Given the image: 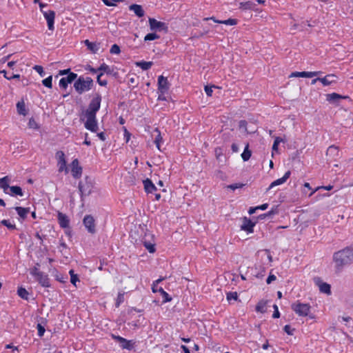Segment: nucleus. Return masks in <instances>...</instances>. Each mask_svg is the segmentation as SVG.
<instances>
[{
    "mask_svg": "<svg viewBox=\"0 0 353 353\" xmlns=\"http://www.w3.org/2000/svg\"><path fill=\"white\" fill-rule=\"evenodd\" d=\"M129 9L130 10L133 11L138 17H143L145 14V11L140 5L132 4L129 6Z\"/></svg>",
    "mask_w": 353,
    "mask_h": 353,
    "instance_id": "22",
    "label": "nucleus"
},
{
    "mask_svg": "<svg viewBox=\"0 0 353 353\" xmlns=\"http://www.w3.org/2000/svg\"><path fill=\"white\" fill-rule=\"evenodd\" d=\"M69 273L70 274V282L73 285H76V283L79 281L77 275L74 274V271L72 270H71Z\"/></svg>",
    "mask_w": 353,
    "mask_h": 353,
    "instance_id": "44",
    "label": "nucleus"
},
{
    "mask_svg": "<svg viewBox=\"0 0 353 353\" xmlns=\"http://www.w3.org/2000/svg\"><path fill=\"white\" fill-rule=\"evenodd\" d=\"M214 86H208V85H205V92L206 93V94L209 97L212 96V88Z\"/></svg>",
    "mask_w": 353,
    "mask_h": 353,
    "instance_id": "55",
    "label": "nucleus"
},
{
    "mask_svg": "<svg viewBox=\"0 0 353 353\" xmlns=\"http://www.w3.org/2000/svg\"><path fill=\"white\" fill-rule=\"evenodd\" d=\"M87 48L93 53H97L100 48V44L95 42H90L89 40L84 41Z\"/></svg>",
    "mask_w": 353,
    "mask_h": 353,
    "instance_id": "27",
    "label": "nucleus"
},
{
    "mask_svg": "<svg viewBox=\"0 0 353 353\" xmlns=\"http://www.w3.org/2000/svg\"><path fill=\"white\" fill-rule=\"evenodd\" d=\"M52 76H49L48 77L46 78L45 79H43L42 81V83L46 87L51 88L52 86Z\"/></svg>",
    "mask_w": 353,
    "mask_h": 353,
    "instance_id": "40",
    "label": "nucleus"
},
{
    "mask_svg": "<svg viewBox=\"0 0 353 353\" xmlns=\"http://www.w3.org/2000/svg\"><path fill=\"white\" fill-rule=\"evenodd\" d=\"M159 288H158V285H155V283L153 282L152 285V292H158V289Z\"/></svg>",
    "mask_w": 353,
    "mask_h": 353,
    "instance_id": "62",
    "label": "nucleus"
},
{
    "mask_svg": "<svg viewBox=\"0 0 353 353\" xmlns=\"http://www.w3.org/2000/svg\"><path fill=\"white\" fill-rule=\"evenodd\" d=\"M10 181V179L9 176H6L3 178H0V188L1 189H3V192L6 194L8 193V190L11 187L9 185Z\"/></svg>",
    "mask_w": 353,
    "mask_h": 353,
    "instance_id": "26",
    "label": "nucleus"
},
{
    "mask_svg": "<svg viewBox=\"0 0 353 353\" xmlns=\"http://www.w3.org/2000/svg\"><path fill=\"white\" fill-rule=\"evenodd\" d=\"M145 247L150 253H152L155 251L154 245L151 243H145Z\"/></svg>",
    "mask_w": 353,
    "mask_h": 353,
    "instance_id": "51",
    "label": "nucleus"
},
{
    "mask_svg": "<svg viewBox=\"0 0 353 353\" xmlns=\"http://www.w3.org/2000/svg\"><path fill=\"white\" fill-rule=\"evenodd\" d=\"M159 38V36L157 34L152 32V33H149V34H146L144 37V41H153L155 39H158Z\"/></svg>",
    "mask_w": 353,
    "mask_h": 353,
    "instance_id": "37",
    "label": "nucleus"
},
{
    "mask_svg": "<svg viewBox=\"0 0 353 353\" xmlns=\"http://www.w3.org/2000/svg\"><path fill=\"white\" fill-rule=\"evenodd\" d=\"M98 70H99V72H105L107 74H111L112 71L110 68V67L105 64V63H102L99 68H98Z\"/></svg>",
    "mask_w": 353,
    "mask_h": 353,
    "instance_id": "36",
    "label": "nucleus"
},
{
    "mask_svg": "<svg viewBox=\"0 0 353 353\" xmlns=\"http://www.w3.org/2000/svg\"><path fill=\"white\" fill-rule=\"evenodd\" d=\"M56 158L57 159V165L59 167V172H61L65 171V173L68 172V168L66 166V160L65 154L63 151H58L56 153Z\"/></svg>",
    "mask_w": 353,
    "mask_h": 353,
    "instance_id": "7",
    "label": "nucleus"
},
{
    "mask_svg": "<svg viewBox=\"0 0 353 353\" xmlns=\"http://www.w3.org/2000/svg\"><path fill=\"white\" fill-rule=\"evenodd\" d=\"M15 210L19 216L22 219H25L29 213V208H28L16 207Z\"/></svg>",
    "mask_w": 353,
    "mask_h": 353,
    "instance_id": "31",
    "label": "nucleus"
},
{
    "mask_svg": "<svg viewBox=\"0 0 353 353\" xmlns=\"http://www.w3.org/2000/svg\"><path fill=\"white\" fill-rule=\"evenodd\" d=\"M268 208V203H264V204H262L261 205L256 206V208L258 210H265Z\"/></svg>",
    "mask_w": 353,
    "mask_h": 353,
    "instance_id": "60",
    "label": "nucleus"
},
{
    "mask_svg": "<svg viewBox=\"0 0 353 353\" xmlns=\"http://www.w3.org/2000/svg\"><path fill=\"white\" fill-rule=\"evenodd\" d=\"M41 12L43 13L45 19L47 21L48 29L50 30H54V18H55V12L51 10H49L48 11L41 10Z\"/></svg>",
    "mask_w": 353,
    "mask_h": 353,
    "instance_id": "9",
    "label": "nucleus"
},
{
    "mask_svg": "<svg viewBox=\"0 0 353 353\" xmlns=\"http://www.w3.org/2000/svg\"><path fill=\"white\" fill-rule=\"evenodd\" d=\"M276 276H274V274H270V275L268 277V279H267V280H266V283H267L268 284H270L273 281H275V280H276Z\"/></svg>",
    "mask_w": 353,
    "mask_h": 353,
    "instance_id": "57",
    "label": "nucleus"
},
{
    "mask_svg": "<svg viewBox=\"0 0 353 353\" xmlns=\"http://www.w3.org/2000/svg\"><path fill=\"white\" fill-rule=\"evenodd\" d=\"M294 329H292L290 325H285L284 327V331L289 335H292L293 334V332H294Z\"/></svg>",
    "mask_w": 353,
    "mask_h": 353,
    "instance_id": "54",
    "label": "nucleus"
},
{
    "mask_svg": "<svg viewBox=\"0 0 353 353\" xmlns=\"http://www.w3.org/2000/svg\"><path fill=\"white\" fill-rule=\"evenodd\" d=\"M112 338L120 343V345L123 349H126V350L132 349V345L130 341H128L127 339H125L120 336L112 335Z\"/></svg>",
    "mask_w": 353,
    "mask_h": 353,
    "instance_id": "15",
    "label": "nucleus"
},
{
    "mask_svg": "<svg viewBox=\"0 0 353 353\" xmlns=\"http://www.w3.org/2000/svg\"><path fill=\"white\" fill-rule=\"evenodd\" d=\"M79 190L81 194V199H83V196H88L92 191V185L88 181H80L79 183Z\"/></svg>",
    "mask_w": 353,
    "mask_h": 353,
    "instance_id": "10",
    "label": "nucleus"
},
{
    "mask_svg": "<svg viewBox=\"0 0 353 353\" xmlns=\"http://www.w3.org/2000/svg\"><path fill=\"white\" fill-rule=\"evenodd\" d=\"M103 76V72H100L97 75V82L100 85L105 86L107 85V81L105 79H102L101 77Z\"/></svg>",
    "mask_w": 353,
    "mask_h": 353,
    "instance_id": "46",
    "label": "nucleus"
},
{
    "mask_svg": "<svg viewBox=\"0 0 353 353\" xmlns=\"http://www.w3.org/2000/svg\"><path fill=\"white\" fill-rule=\"evenodd\" d=\"M71 173L73 177L79 178L82 174V168L79 165V161L75 159L71 163Z\"/></svg>",
    "mask_w": 353,
    "mask_h": 353,
    "instance_id": "13",
    "label": "nucleus"
},
{
    "mask_svg": "<svg viewBox=\"0 0 353 353\" xmlns=\"http://www.w3.org/2000/svg\"><path fill=\"white\" fill-rule=\"evenodd\" d=\"M208 20H212L214 22L220 23V24H225L228 26H234L236 24V20L232 19H228L227 20H217L214 17H205L203 19V21H208Z\"/></svg>",
    "mask_w": 353,
    "mask_h": 353,
    "instance_id": "19",
    "label": "nucleus"
},
{
    "mask_svg": "<svg viewBox=\"0 0 353 353\" xmlns=\"http://www.w3.org/2000/svg\"><path fill=\"white\" fill-rule=\"evenodd\" d=\"M97 136H98V137H99L101 141H105V134H104L103 132L98 133V134H97Z\"/></svg>",
    "mask_w": 353,
    "mask_h": 353,
    "instance_id": "63",
    "label": "nucleus"
},
{
    "mask_svg": "<svg viewBox=\"0 0 353 353\" xmlns=\"http://www.w3.org/2000/svg\"><path fill=\"white\" fill-rule=\"evenodd\" d=\"M333 261L338 270L342 269L345 265L350 264L353 261V251L348 247L336 252L333 254Z\"/></svg>",
    "mask_w": 353,
    "mask_h": 353,
    "instance_id": "2",
    "label": "nucleus"
},
{
    "mask_svg": "<svg viewBox=\"0 0 353 353\" xmlns=\"http://www.w3.org/2000/svg\"><path fill=\"white\" fill-rule=\"evenodd\" d=\"M33 69L37 71L41 77H43L45 75V72L43 71V68L41 65H34Z\"/></svg>",
    "mask_w": 353,
    "mask_h": 353,
    "instance_id": "48",
    "label": "nucleus"
},
{
    "mask_svg": "<svg viewBox=\"0 0 353 353\" xmlns=\"http://www.w3.org/2000/svg\"><path fill=\"white\" fill-rule=\"evenodd\" d=\"M17 111L19 114L25 115L26 110L23 102H18L17 104Z\"/></svg>",
    "mask_w": 353,
    "mask_h": 353,
    "instance_id": "38",
    "label": "nucleus"
},
{
    "mask_svg": "<svg viewBox=\"0 0 353 353\" xmlns=\"http://www.w3.org/2000/svg\"><path fill=\"white\" fill-rule=\"evenodd\" d=\"M123 294H119L117 299L116 307H119V305L123 301Z\"/></svg>",
    "mask_w": 353,
    "mask_h": 353,
    "instance_id": "52",
    "label": "nucleus"
},
{
    "mask_svg": "<svg viewBox=\"0 0 353 353\" xmlns=\"http://www.w3.org/2000/svg\"><path fill=\"white\" fill-rule=\"evenodd\" d=\"M291 308L299 316H307L310 312V305L299 301L293 303Z\"/></svg>",
    "mask_w": 353,
    "mask_h": 353,
    "instance_id": "4",
    "label": "nucleus"
},
{
    "mask_svg": "<svg viewBox=\"0 0 353 353\" xmlns=\"http://www.w3.org/2000/svg\"><path fill=\"white\" fill-rule=\"evenodd\" d=\"M57 219L60 226L63 228H66L69 226L70 220L67 215L62 212H58Z\"/></svg>",
    "mask_w": 353,
    "mask_h": 353,
    "instance_id": "18",
    "label": "nucleus"
},
{
    "mask_svg": "<svg viewBox=\"0 0 353 353\" xmlns=\"http://www.w3.org/2000/svg\"><path fill=\"white\" fill-rule=\"evenodd\" d=\"M135 64L137 66L141 68L143 70H147L152 67V65H153V62L142 61L139 62H136Z\"/></svg>",
    "mask_w": 353,
    "mask_h": 353,
    "instance_id": "30",
    "label": "nucleus"
},
{
    "mask_svg": "<svg viewBox=\"0 0 353 353\" xmlns=\"http://www.w3.org/2000/svg\"><path fill=\"white\" fill-rule=\"evenodd\" d=\"M28 125H29L30 128H38L37 123L32 119H30Z\"/></svg>",
    "mask_w": 353,
    "mask_h": 353,
    "instance_id": "56",
    "label": "nucleus"
},
{
    "mask_svg": "<svg viewBox=\"0 0 353 353\" xmlns=\"http://www.w3.org/2000/svg\"><path fill=\"white\" fill-rule=\"evenodd\" d=\"M101 97L96 94L89 103L88 108L83 112L81 119L85 121V128L91 132H96L98 130L97 112L101 107Z\"/></svg>",
    "mask_w": 353,
    "mask_h": 353,
    "instance_id": "1",
    "label": "nucleus"
},
{
    "mask_svg": "<svg viewBox=\"0 0 353 353\" xmlns=\"http://www.w3.org/2000/svg\"><path fill=\"white\" fill-rule=\"evenodd\" d=\"M347 98H349L347 96H343L334 92L326 94V100L330 103H336L339 99Z\"/></svg>",
    "mask_w": 353,
    "mask_h": 353,
    "instance_id": "21",
    "label": "nucleus"
},
{
    "mask_svg": "<svg viewBox=\"0 0 353 353\" xmlns=\"http://www.w3.org/2000/svg\"><path fill=\"white\" fill-rule=\"evenodd\" d=\"M70 72H71L70 69L61 70H59V75H65V74L68 75Z\"/></svg>",
    "mask_w": 353,
    "mask_h": 353,
    "instance_id": "59",
    "label": "nucleus"
},
{
    "mask_svg": "<svg viewBox=\"0 0 353 353\" xmlns=\"http://www.w3.org/2000/svg\"><path fill=\"white\" fill-rule=\"evenodd\" d=\"M1 72L4 73V77L5 78H6L8 80H11V79H19L20 78V75L19 74H12V75H10V76H7V73L5 70L2 71Z\"/></svg>",
    "mask_w": 353,
    "mask_h": 353,
    "instance_id": "50",
    "label": "nucleus"
},
{
    "mask_svg": "<svg viewBox=\"0 0 353 353\" xmlns=\"http://www.w3.org/2000/svg\"><path fill=\"white\" fill-rule=\"evenodd\" d=\"M1 224L6 226L8 229L13 230L15 229L16 226L14 224L11 223L8 220H2Z\"/></svg>",
    "mask_w": 353,
    "mask_h": 353,
    "instance_id": "43",
    "label": "nucleus"
},
{
    "mask_svg": "<svg viewBox=\"0 0 353 353\" xmlns=\"http://www.w3.org/2000/svg\"><path fill=\"white\" fill-rule=\"evenodd\" d=\"M85 69L87 70H88L89 72H90L91 73H92V74H95L97 72H99L98 68L97 69H94V68H93L92 67H91L90 65H88Z\"/></svg>",
    "mask_w": 353,
    "mask_h": 353,
    "instance_id": "58",
    "label": "nucleus"
},
{
    "mask_svg": "<svg viewBox=\"0 0 353 353\" xmlns=\"http://www.w3.org/2000/svg\"><path fill=\"white\" fill-rule=\"evenodd\" d=\"M336 77L334 74H330L323 78H321L319 81L321 82L324 86H327L331 85L333 83H335L336 81Z\"/></svg>",
    "mask_w": 353,
    "mask_h": 353,
    "instance_id": "20",
    "label": "nucleus"
},
{
    "mask_svg": "<svg viewBox=\"0 0 353 353\" xmlns=\"http://www.w3.org/2000/svg\"><path fill=\"white\" fill-rule=\"evenodd\" d=\"M37 328L38 330L39 336H40V337L43 336L45 333V331H46L45 327L41 324L38 323L37 325Z\"/></svg>",
    "mask_w": 353,
    "mask_h": 353,
    "instance_id": "47",
    "label": "nucleus"
},
{
    "mask_svg": "<svg viewBox=\"0 0 353 353\" xmlns=\"http://www.w3.org/2000/svg\"><path fill=\"white\" fill-rule=\"evenodd\" d=\"M43 272H41L37 267H34L30 270V274L35 277V279L41 274Z\"/></svg>",
    "mask_w": 353,
    "mask_h": 353,
    "instance_id": "45",
    "label": "nucleus"
},
{
    "mask_svg": "<svg viewBox=\"0 0 353 353\" xmlns=\"http://www.w3.org/2000/svg\"><path fill=\"white\" fill-rule=\"evenodd\" d=\"M321 72L317 71V72H292L290 77H306V78H312L314 77L317 76L318 74H321Z\"/></svg>",
    "mask_w": 353,
    "mask_h": 353,
    "instance_id": "14",
    "label": "nucleus"
},
{
    "mask_svg": "<svg viewBox=\"0 0 353 353\" xmlns=\"http://www.w3.org/2000/svg\"><path fill=\"white\" fill-rule=\"evenodd\" d=\"M248 144L245 146L243 152L241 154V157L244 161H247L251 157V151L249 150Z\"/></svg>",
    "mask_w": 353,
    "mask_h": 353,
    "instance_id": "32",
    "label": "nucleus"
},
{
    "mask_svg": "<svg viewBox=\"0 0 353 353\" xmlns=\"http://www.w3.org/2000/svg\"><path fill=\"white\" fill-rule=\"evenodd\" d=\"M158 292H160L162 296L163 297V303L169 302L172 300V298L165 291H164V290L161 287H160L158 289Z\"/></svg>",
    "mask_w": 353,
    "mask_h": 353,
    "instance_id": "35",
    "label": "nucleus"
},
{
    "mask_svg": "<svg viewBox=\"0 0 353 353\" xmlns=\"http://www.w3.org/2000/svg\"><path fill=\"white\" fill-rule=\"evenodd\" d=\"M83 223L89 233L94 234L96 232L95 221L91 215L85 216Z\"/></svg>",
    "mask_w": 353,
    "mask_h": 353,
    "instance_id": "8",
    "label": "nucleus"
},
{
    "mask_svg": "<svg viewBox=\"0 0 353 353\" xmlns=\"http://www.w3.org/2000/svg\"><path fill=\"white\" fill-rule=\"evenodd\" d=\"M273 307L274 309V313L272 314V317L274 319L279 318L280 316V313L279 312L278 306L276 305H274Z\"/></svg>",
    "mask_w": 353,
    "mask_h": 353,
    "instance_id": "53",
    "label": "nucleus"
},
{
    "mask_svg": "<svg viewBox=\"0 0 353 353\" xmlns=\"http://www.w3.org/2000/svg\"><path fill=\"white\" fill-rule=\"evenodd\" d=\"M326 155L333 159H336L339 155V148L335 145L330 146L327 150Z\"/></svg>",
    "mask_w": 353,
    "mask_h": 353,
    "instance_id": "23",
    "label": "nucleus"
},
{
    "mask_svg": "<svg viewBox=\"0 0 353 353\" xmlns=\"http://www.w3.org/2000/svg\"><path fill=\"white\" fill-rule=\"evenodd\" d=\"M77 78V74L76 73L70 72L67 77H63L60 79V81H59L60 88H63V89H66L68 84L71 83Z\"/></svg>",
    "mask_w": 353,
    "mask_h": 353,
    "instance_id": "11",
    "label": "nucleus"
},
{
    "mask_svg": "<svg viewBox=\"0 0 353 353\" xmlns=\"http://www.w3.org/2000/svg\"><path fill=\"white\" fill-rule=\"evenodd\" d=\"M110 52L114 54H119L121 52L119 46L117 44L112 45L110 50Z\"/></svg>",
    "mask_w": 353,
    "mask_h": 353,
    "instance_id": "41",
    "label": "nucleus"
},
{
    "mask_svg": "<svg viewBox=\"0 0 353 353\" xmlns=\"http://www.w3.org/2000/svg\"><path fill=\"white\" fill-rule=\"evenodd\" d=\"M93 85V80L90 77H79L74 83V88L76 92L81 94L82 93L91 90Z\"/></svg>",
    "mask_w": 353,
    "mask_h": 353,
    "instance_id": "3",
    "label": "nucleus"
},
{
    "mask_svg": "<svg viewBox=\"0 0 353 353\" xmlns=\"http://www.w3.org/2000/svg\"><path fill=\"white\" fill-rule=\"evenodd\" d=\"M154 132L157 134L154 142L158 150H161V143L163 142V138L161 137V132L158 128H156L154 130Z\"/></svg>",
    "mask_w": 353,
    "mask_h": 353,
    "instance_id": "29",
    "label": "nucleus"
},
{
    "mask_svg": "<svg viewBox=\"0 0 353 353\" xmlns=\"http://www.w3.org/2000/svg\"><path fill=\"white\" fill-rule=\"evenodd\" d=\"M266 308V301H261L258 303V304L256 306V311L264 313L265 312Z\"/></svg>",
    "mask_w": 353,
    "mask_h": 353,
    "instance_id": "34",
    "label": "nucleus"
},
{
    "mask_svg": "<svg viewBox=\"0 0 353 353\" xmlns=\"http://www.w3.org/2000/svg\"><path fill=\"white\" fill-rule=\"evenodd\" d=\"M36 280L45 288L50 286V280L47 274L43 272L36 278Z\"/></svg>",
    "mask_w": 353,
    "mask_h": 353,
    "instance_id": "25",
    "label": "nucleus"
},
{
    "mask_svg": "<svg viewBox=\"0 0 353 353\" xmlns=\"http://www.w3.org/2000/svg\"><path fill=\"white\" fill-rule=\"evenodd\" d=\"M102 1L104 3L105 5L108 6H114L116 4L114 3H112L108 0H102Z\"/></svg>",
    "mask_w": 353,
    "mask_h": 353,
    "instance_id": "61",
    "label": "nucleus"
},
{
    "mask_svg": "<svg viewBox=\"0 0 353 353\" xmlns=\"http://www.w3.org/2000/svg\"><path fill=\"white\" fill-rule=\"evenodd\" d=\"M290 175H291V172L290 171L286 172L283 177L274 181L270 185V186L268 188V190H270V189H271V188H274L275 186L283 184L290 178Z\"/></svg>",
    "mask_w": 353,
    "mask_h": 353,
    "instance_id": "17",
    "label": "nucleus"
},
{
    "mask_svg": "<svg viewBox=\"0 0 353 353\" xmlns=\"http://www.w3.org/2000/svg\"><path fill=\"white\" fill-rule=\"evenodd\" d=\"M18 295L22 298L23 299L28 300V292L23 288L21 287L18 288L17 290Z\"/></svg>",
    "mask_w": 353,
    "mask_h": 353,
    "instance_id": "33",
    "label": "nucleus"
},
{
    "mask_svg": "<svg viewBox=\"0 0 353 353\" xmlns=\"http://www.w3.org/2000/svg\"><path fill=\"white\" fill-rule=\"evenodd\" d=\"M169 89V83L167 78L161 75L158 78V90L161 94H164Z\"/></svg>",
    "mask_w": 353,
    "mask_h": 353,
    "instance_id": "12",
    "label": "nucleus"
},
{
    "mask_svg": "<svg viewBox=\"0 0 353 353\" xmlns=\"http://www.w3.org/2000/svg\"><path fill=\"white\" fill-rule=\"evenodd\" d=\"M314 283L319 288L321 292L326 294L327 295L331 294V287L327 283L323 281V280L319 277L316 276L313 279Z\"/></svg>",
    "mask_w": 353,
    "mask_h": 353,
    "instance_id": "5",
    "label": "nucleus"
},
{
    "mask_svg": "<svg viewBox=\"0 0 353 353\" xmlns=\"http://www.w3.org/2000/svg\"><path fill=\"white\" fill-rule=\"evenodd\" d=\"M238 294L236 292H230L227 294V300L230 301L232 300H236Z\"/></svg>",
    "mask_w": 353,
    "mask_h": 353,
    "instance_id": "42",
    "label": "nucleus"
},
{
    "mask_svg": "<svg viewBox=\"0 0 353 353\" xmlns=\"http://www.w3.org/2000/svg\"><path fill=\"white\" fill-rule=\"evenodd\" d=\"M9 194L11 196H22L23 195V191L19 186H11L9 189Z\"/></svg>",
    "mask_w": 353,
    "mask_h": 353,
    "instance_id": "28",
    "label": "nucleus"
},
{
    "mask_svg": "<svg viewBox=\"0 0 353 353\" xmlns=\"http://www.w3.org/2000/svg\"><path fill=\"white\" fill-rule=\"evenodd\" d=\"M181 348L183 350L184 353H190L189 349L185 345H182Z\"/></svg>",
    "mask_w": 353,
    "mask_h": 353,
    "instance_id": "64",
    "label": "nucleus"
},
{
    "mask_svg": "<svg viewBox=\"0 0 353 353\" xmlns=\"http://www.w3.org/2000/svg\"><path fill=\"white\" fill-rule=\"evenodd\" d=\"M144 189L147 193H153L157 191V188L152 181L148 179L143 181Z\"/></svg>",
    "mask_w": 353,
    "mask_h": 353,
    "instance_id": "24",
    "label": "nucleus"
},
{
    "mask_svg": "<svg viewBox=\"0 0 353 353\" xmlns=\"http://www.w3.org/2000/svg\"><path fill=\"white\" fill-rule=\"evenodd\" d=\"M255 225V223H253L250 219L247 217H244L243 219V223L241 226V230L246 231L248 232H252L253 228Z\"/></svg>",
    "mask_w": 353,
    "mask_h": 353,
    "instance_id": "16",
    "label": "nucleus"
},
{
    "mask_svg": "<svg viewBox=\"0 0 353 353\" xmlns=\"http://www.w3.org/2000/svg\"><path fill=\"white\" fill-rule=\"evenodd\" d=\"M150 28L152 31H167L168 26L166 23L159 21L154 18H149L148 19Z\"/></svg>",
    "mask_w": 353,
    "mask_h": 353,
    "instance_id": "6",
    "label": "nucleus"
},
{
    "mask_svg": "<svg viewBox=\"0 0 353 353\" xmlns=\"http://www.w3.org/2000/svg\"><path fill=\"white\" fill-rule=\"evenodd\" d=\"M243 185H244L243 183H234L228 185L227 188L232 190H235L236 189L242 188Z\"/></svg>",
    "mask_w": 353,
    "mask_h": 353,
    "instance_id": "49",
    "label": "nucleus"
},
{
    "mask_svg": "<svg viewBox=\"0 0 353 353\" xmlns=\"http://www.w3.org/2000/svg\"><path fill=\"white\" fill-rule=\"evenodd\" d=\"M276 212L273 209L268 212L267 213L262 214L258 216V219H265L267 217L272 216V215L275 214Z\"/></svg>",
    "mask_w": 353,
    "mask_h": 353,
    "instance_id": "39",
    "label": "nucleus"
}]
</instances>
